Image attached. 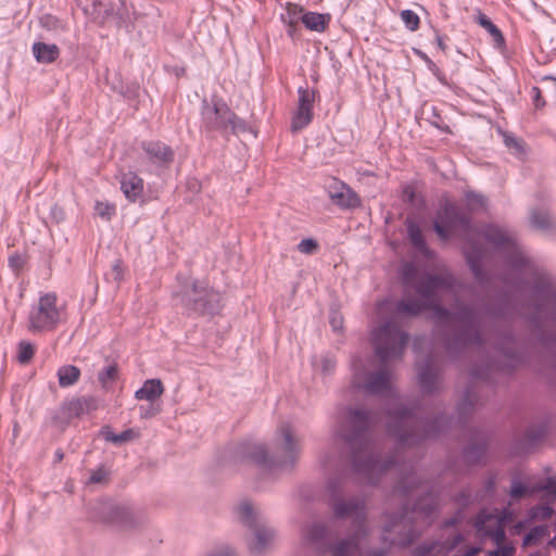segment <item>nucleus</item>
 Segmentation results:
<instances>
[{"mask_svg": "<svg viewBox=\"0 0 556 556\" xmlns=\"http://www.w3.org/2000/svg\"><path fill=\"white\" fill-rule=\"evenodd\" d=\"M177 296L186 308L199 314L213 315L220 309V294L197 281L186 283Z\"/></svg>", "mask_w": 556, "mask_h": 556, "instance_id": "1a4fd4ad", "label": "nucleus"}, {"mask_svg": "<svg viewBox=\"0 0 556 556\" xmlns=\"http://www.w3.org/2000/svg\"><path fill=\"white\" fill-rule=\"evenodd\" d=\"M528 556H546V555L542 552H535V553L529 554Z\"/></svg>", "mask_w": 556, "mask_h": 556, "instance_id": "0e129e2a", "label": "nucleus"}, {"mask_svg": "<svg viewBox=\"0 0 556 556\" xmlns=\"http://www.w3.org/2000/svg\"><path fill=\"white\" fill-rule=\"evenodd\" d=\"M294 30H295V27H289V29H288V34H289L290 36H293V35H294Z\"/></svg>", "mask_w": 556, "mask_h": 556, "instance_id": "69168bd1", "label": "nucleus"}, {"mask_svg": "<svg viewBox=\"0 0 556 556\" xmlns=\"http://www.w3.org/2000/svg\"><path fill=\"white\" fill-rule=\"evenodd\" d=\"M475 21L483 27L492 37L496 47H502L505 42L502 31L494 25L491 20L481 11H477Z\"/></svg>", "mask_w": 556, "mask_h": 556, "instance_id": "cd10ccee", "label": "nucleus"}, {"mask_svg": "<svg viewBox=\"0 0 556 556\" xmlns=\"http://www.w3.org/2000/svg\"><path fill=\"white\" fill-rule=\"evenodd\" d=\"M109 472L105 470L104 467H99L91 471L89 477L90 483H102L106 481Z\"/></svg>", "mask_w": 556, "mask_h": 556, "instance_id": "a18cd8bd", "label": "nucleus"}, {"mask_svg": "<svg viewBox=\"0 0 556 556\" xmlns=\"http://www.w3.org/2000/svg\"><path fill=\"white\" fill-rule=\"evenodd\" d=\"M301 451V442L294 429L290 424L285 422L277 429L273 454H269L262 443L244 442L239 445L237 455L251 459L268 475H277L291 469L298 462Z\"/></svg>", "mask_w": 556, "mask_h": 556, "instance_id": "20e7f679", "label": "nucleus"}, {"mask_svg": "<svg viewBox=\"0 0 556 556\" xmlns=\"http://www.w3.org/2000/svg\"><path fill=\"white\" fill-rule=\"evenodd\" d=\"M340 426L337 435L344 441L350 452L353 470L364 477L368 483H376L389 473H397L400 479L394 492L401 496H412L416 490L428 491L410 465H399L391 459L381 462L375 443L370 440V429L377 421L376 415L359 409L344 408L339 414Z\"/></svg>", "mask_w": 556, "mask_h": 556, "instance_id": "f03ea898", "label": "nucleus"}, {"mask_svg": "<svg viewBox=\"0 0 556 556\" xmlns=\"http://www.w3.org/2000/svg\"><path fill=\"white\" fill-rule=\"evenodd\" d=\"M9 262L13 268L17 269L21 266V258L18 256L10 257Z\"/></svg>", "mask_w": 556, "mask_h": 556, "instance_id": "4d7b16f0", "label": "nucleus"}, {"mask_svg": "<svg viewBox=\"0 0 556 556\" xmlns=\"http://www.w3.org/2000/svg\"><path fill=\"white\" fill-rule=\"evenodd\" d=\"M118 377V368L116 364H110L98 374V380L102 388L108 389Z\"/></svg>", "mask_w": 556, "mask_h": 556, "instance_id": "2f4dec72", "label": "nucleus"}, {"mask_svg": "<svg viewBox=\"0 0 556 556\" xmlns=\"http://www.w3.org/2000/svg\"><path fill=\"white\" fill-rule=\"evenodd\" d=\"M418 379L424 392L433 393L438 390L440 383L439 374L430 359H427V362L419 367Z\"/></svg>", "mask_w": 556, "mask_h": 556, "instance_id": "412c9836", "label": "nucleus"}, {"mask_svg": "<svg viewBox=\"0 0 556 556\" xmlns=\"http://www.w3.org/2000/svg\"><path fill=\"white\" fill-rule=\"evenodd\" d=\"M475 528L482 538H489L494 544L505 542L504 518L498 514L481 510L475 520Z\"/></svg>", "mask_w": 556, "mask_h": 556, "instance_id": "f8f14e48", "label": "nucleus"}, {"mask_svg": "<svg viewBox=\"0 0 556 556\" xmlns=\"http://www.w3.org/2000/svg\"><path fill=\"white\" fill-rule=\"evenodd\" d=\"M531 96H532L533 103H534L536 109L543 108L545 105V101L542 98V93H541L540 88L532 87Z\"/></svg>", "mask_w": 556, "mask_h": 556, "instance_id": "8fccbe9b", "label": "nucleus"}, {"mask_svg": "<svg viewBox=\"0 0 556 556\" xmlns=\"http://www.w3.org/2000/svg\"><path fill=\"white\" fill-rule=\"evenodd\" d=\"M488 556H500L498 548L496 547V549L490 551L488 553Z\"/></svg>", "mask_w": 556, "mask_h": 556, "instance_id": "680f3d73", "label": "nucleus"}, {"mask_svg": "<svg viewBox=\"0 0 556 556\" xmlns=\"http://www.w3.org/2000/svg\"><path fill=\"white\" fill-rule=\"evenodd\" d=\"M342 317L338 314H333V316L330 319V325L333 330H340L342 328Z\"/></svg>", "mask_w": 556, "mask_h": 556, "instance_id": "6e6d98bb", "label": "nucleus"}, {"mask_svg": "<svg viewBox=\"0 0 556 556\" xmlns=\"http://www.w3.org/2000/svg\"><path fill=\"white\" fill-rule=\"evenodd\" d=\"M61 320V308L58 296L53 292L41 294L38 302L33 305L28 315V330L31 332H47L56 328Z\"/></svg>", "mask_w": 556, "mask_h": 556, "instance_id": "9d476101", "label": "nucleus"}, {"mask_svg": "<svg viewBox=\"0 0 556 556\" xmlns=\"http://www.w3.org/2000/svg\"><path fill=\"white\" fill-rule=\"evenodd\" d=\"M201 122L202 127L207 131L230 129L233 134H238L250 130L249 125L220 99L202 102Z\"/></svg>", "mask_w": 556, "mask_h": 556, "instance_id": "6e6552de", "label": "nucleus"}, {"mask_svg": "<svg viewBox=\"0 0 556 556\" xmlns=\"http://www.w3.org/2000/svg\"><path fill=\"white\" fill-rule=\"evenodd\" d=\"M101 435L105 441L113 443V439L116 438L117 434L112 430L111 427L105 426L101 429Z\"/></svg>", "mask_w": 556, "mask_h": 556, "instance_id": "5fc2aeb1", "label": "nucleus"}, {"mask_svg": "<svg viewBox=\"0 0 556 556\" xmlns=\"http://www.w3.org/2000/svg\"><path fill=\"white\" fill-rule=\"evenodd\" d=\"M317 248L318 244L314 239H303L298 244V250L304 254H313Z\"/></svg>", "mask_w": 556, "mask_h": 556, "instance_id": "37998d69", "label": "nucleus"}, {"mask_svg": "<svg viewBox=\"0 0 556 556\" xmlns=\"http://www.w3.org/2000/svg\"><path fill=\"white\" fill-rule=\"evenodd\" d=\"M530 224L540 231H548L556 226V220L547 208H533L530 212Z\"/></svg>", "mask_w": 556, "mask_h": 556, "instance_id": "b1692460", "label": "nucleus"}, {"mask_svg": "<svg viewBox=\"0 0 556 556\" xmlns=\"http://www.w3.org/2000/svg\"><path fill=\"white\" fill-rule=\"evenodd\" d=\"M539 490H548L549 491L551 490V483L548 482V483L540 486Z\"/></svg>", "mask_w": 556, "mask_h": 556, "instance_id": "e2e57ef3", "label": "nucleus"}, {"mask_svg": "<svg viewBox=\"0 0 556 556\" xmlns=\"http://www.w3.org/2000/svg\"><path fill=\"white\" fill-rule=\"evenodd\" d=\"M445 418L422 420L415 412L399 405L387 414V428L401 447L418 445L427 439L437 437L442 430Z\"/></svg>", "mask_w": 556, "mask_h": 556, "instance_id": "39448f33", "label": "nucleus"}, {"mask_svg": "<svg viewBox=\"0 0 556 556\" xmlns=\"http://www.w3.org/2000/svg\"><path fill=\"white\" fill-rule=\"evenodd\" d=\"M205 556H236L235 551L229 546H222Z\"/></svg>", "mask_w": 556, "mask_h": 556, "instance_id": "603ef678", "label": "nucleus"}, {"mask_svg": "<svg viewBox=\"0 0 556 556\" xmlns=\"http://www.w3.org/2000/svg\"><path fill=\"white\" fill-rule=\"evenodd\" d=\"M298 93V108L291 122V130L293 132L302 130L312 122L313 104L315 101V92L307 88L300 87Z\"/></svg>", "mask_w": 556, "mask_h": 556, "instance_id": "ddd939ff", "label": "nucleus"}, {"mask_svg": "<svg viewBox=\"0 0 556 556\" xmlns=\"http://www.w3.org/2000/svg\"><path fill=\"white\" fill-rule=\"evenodd\" d=\"M498 548L500 556H514L515 555V547L511 543L504 544V542L500 544H495Z\"/></svg>", "mask_w": 556, "mask_h": 556, "instance_id": "3c124183", "label": "nucleus"}, {"mask_svg": "<svg viewBox=\"0 0 556 556\" xmlns=\"http://www.w3.org/2000/svg\"><path fill=\"white\" fill-rule=\"evenodd\" d=\"M164 392L163 383L160 379H148L143 386L135 392L138 401H148L153 404Z\"/></svg>", "mask_w": 556, "mask_h": 556, "instance_id": "4be33fe9", "label": "nucleus"}, {"mask_svg": "<svg viewBox=\"0 0 556 556\" xmlns=\"http://www.w3.org/2000/svg\"><path fill=\"white\" fill-rule=\"evenodd\" d=\"M94 211L97 215L106 220H110L111 217L115 214V207L105 202H97L94 205Z\"/></svg>", "mask_w": 556, "mask_h": 556, "instance_id": "ea45409f", "label": "nucleus"}, {"mask_svg": "<svg viewBox=\"0 0 556 556\" xmlns=\"http://www.w3.org/2000/svg\"><path fill=\"white\" fill-rule=\"evenodd\" d=\"M527 493H528V488L523 483H521L519 481L513 482V485H511V489L509 492V494L513 498H519Z\"/></svg>", "mask_w": 556, "mask_h": 556, "instance_id": "49530a36", "label": "nucleus"}, {"mask_svg": "<svg viewBox=\"0 0 556 556\" xmlns=\"http://www.w3.org/2000/svg\"><path fill=\"white\" fill-rule=\"evenodd\" d=\"M327 192L333 204L341 208H355L361 205L357 193L341 180L333 178L327 187Z\"/></svg>", "mask_w": 556, "mask_h": 556, "instance_id": "4468645a", "label": "nucleus"}, {"mask_svg": "<svg viewBox=\"0 0 556 556\" xmlns=\"http://www.w3.org/2000/svg\"><path fill=\"white\" fill-rule=\"evenodd\" d=\"M406 228H407V236L410 241V243L416 248L419 252L427 254L429 252L427 248L426 240L422 236L421 229L419 225L410 219L407 218L405 222Z\"/></svg>", "mask_w": 556, "mask_h": 556, "instance_id": "a878e982", "label": "nucleus"}, {"mask_svg": "<svg viewBox=\"0 0 556 556\" xmlns=\"http://www.w3.org/2000/svg\"><path fill=\"white\" fill-rule=\"evenodd\" d=\"M55 459L61 462L63 459V453L61 451L55 452Z\"/></svg>", "mask_w": 556, "mask_h": 556, "instance_id": "052dcab7", "label": "nucleus"}, {"mask_svg": "<svg viewBox=\"0 0 556 556\" xmlns=\"http://www.w3.org/2000/svg\"><path fill=\"white\" fill-rule=\"evenodd\" d=\"M504 142L516 156L522 157L526 154V150L521 140L513 136H505Z\"/></svg>", "mask_w": 556, "mask_h": 556, "instance_id": "58836bf2", "label": "nucleus"}, {"mask_svg": "<svg viewBox=\"0 0 556 556\" xmlns=\"http://www.w3.org/2000/svg\"><path fill=\"white\" fill-rule=\"evenodd\" d=\"M389 305H390V302L386 301L383 303H381L378 307V312L379 314L383 313L384 311H387L389 308Z\"/></svg>", "mask_w": 556, "mask_h": 556, "instance_id": "bf43d9fd", "label": "nucleus"}, {"mask_svg": "<svg viewBox=\"0 0 556 556\" xmlns=\"http://www.w3.org/2000/svg\"><path fill=\"white\" fill-rule=\"evenodd\" d=\"M476 401H477L476 393L471 389H468L465 392L464 397L458 405L459 416L463 417L466 414H468L469 412H471L475 407Z\"/></svg>", "mask_w": 556, "mask_h": 556, "instance_id": "f704fd0d", "label": "nucleus"}, {"mask_svg": "<svg viewBox=\"0 0 556 556\" xmlns=\"http://www.w3.org/2000/svg\"><path fill=\"white\" fill-rule=\"evenodd\" d=\"M553 508L548 505H539L530 509L529 516L533 520H547L553 515Z\"/></svg>", "mask_w": 556, "mask_h": 556, "instance_id": "4c0bfd02", "label": "nucleus"}, {"mask_svg": "<svg viewBox=\"0 0 556 556\" xmlns=\"http://www.w3.org/2000/svg\"><path fill=\"white\" fill-rule=\"evenodd\" d=\"M330 21L331 15L329 13L305 12L302 14V23L312 31L323 33Z\"/></svg>", "mask_w": 556, "mask_h": 556, "instance_id": "5701e85b", "label": "nucleus"}, {"mask_svg": "<svg viewBox=\"0 0 556 556\" xmlns=\"http://www.w3.org/2000/svg\"><path fill=\"white\" fill-rule=\"evenodd\" d=\"M400 15L408 30L416 31L419 28L420 18L416 12L413 10H403Z\"/></svg>", "mask_w": 556, "mask_h": 556, "instance_id": "c9c22d12", "label": "nucleus"}, {"mask_svg": "<svg viewBox=\"0 0 556 556\" xmlns=\"http://www.w3.org/2000/svg\"><path fill=\"white\" fill-rule=\"evenodd\" d=\"M35 354V346L28 341H21L17 348V359L21 364H27Z\"/></svg>", "mask_w": 556, "mask_h": 556, "instance_id": "e433bc0d", "label": "nucleus"}, {"mask_svg": "<svg viewBox=\"0 0 556 556\" xmlns=\"http://www.w3.org/2000/svg\"><path fill=\"white\" fill-rule=\"evenodd\" d=\"M40 24L42 27L49 29V30H52V29H58V28H62V23L59 18H56L55 16L53 15H50V14H47V15H43L40 17Z\"/></svg>", "mask_w": 556, "mask_h": 556, "instance_id": "79ce46f5", "label": "nucleus"}, {"mask_svg": "<svg viewBox=\"0 0 556 556\" xmlns=\"http://www.w3.org/2000/svg\"><path fill=\"white\" fill-rule=\"evenodd\" d=\"M402 280L406 290L414 289L417 299L406 298L399 301L392 318L376 328L372 341L377 357L382 367L376 372H367L361 359L352 362V386L366 394L394 397L392 376L387 364L401 358L408 340L407 333L400 329L399 319L403 316H415L430 309L432 318L448 332L446 339L448 352H457L466 348L481 346L483 340L480 327L483 318H500L506 315L507 304L500 307L484 305L480 309L459 307L451 314L440 305L443 293H454V277L450 273L440 275L419 274L415 265L406 263L402 267Z\"/></svg>", "mask_w": 556, "mask_h": 556, "instance_id": "f257e3e1", "label": "nucleus"}, {"mask_svg": "<svg viewBox=\"0 0 556 556\" xmlns=\"http://www.w3.org/2000/svg\"><path fill=\"white\" fill-rule=\"evenodd\" d=\"M549 534L547 526H536L532 528L522 540V547L538 545Z\"/></svg>", "mask_w": 556, "mask_h": 556, "instance_id": "7c9ffc66", "label": "nucleus"}, {"mask_svg": "<svg viewBox=\"0 0 556 556\" xmlns=\"http://www.w3.org/2000/svg\"><path fill=\"white\" fill-rule=\"evenodd\" d=\"M433 229L442 240H447L454 235L469 237L472 232L470 218L460 213L454 203H446L438 213Z\"/></svg>", "mask_w": 556, "mask_h": 556, "instance_id": "9b49d317", "label": "nucleus"}, {"mask_svg": "<svg viewBox=\"0 0 556 556\" xmlns=\"http://www.w3.org/2000/svg\"><path fill=\"white\" fill-rule=\"evenodd\" d=\"M100 513L101 519L106 522L121 527H131L134 525V514L127 506L103 502L100 504Z\"/></svg>", "mask_w": 556, "mask_h": 556, "instance_id": "2eb2a0df", "label": "nucleus"}, {"mask_svg": "<svg viewBox=\"0 0 556 556\" xmlns=\"http://www.w3.org/2000/svg\"><path fill=\"white\" fill-rule=\"evenodd\" d=\"M465 201L466 206L471 212L484 210L486 206V199L481 193L475 191H466Z\"/></svg>", "mask_w": 556, "mask_h": 556, "instance_id": "473e14b6", "label": "nucleus"}, {"mask_svg": "<svg viewBox=\"0 0 556 556\" xmlns=\"http://www.w3.org/2000/svg\"><path fill=\"white\" fill-rule=\"evenodd\" d=\"M510 345H514V340L513 338H502L498 342H496V344L494 345V350L500 353V354H503L507 357H513L511 353H510Z\"/></svg>", "mask_w": 556, "mask_h": 556, "instance_id": "a19ab883", "label": "nucleus"}, {"mask_svg": "<svg viewBox=\"0 0 556 556\" xmlns=\"http://www.w3.org/2000/svg\"><path fill=\"white\" fill-rule=\"evenodd\" d=\"M435 40H437L438 48L441 49L442 51H445L446 50V45L444 42V38L442 36L438 35Z\"/></svg>", "mask_w": 556, "mask_h": 556, "instance_id": "13d9d810", "label": "nucleus"}, {"mask_svg": "<svg viewBox=\"0 0 556 556\" xmlns=\"http://www.w3.org/2000/svg\"><path fill=\"white\" fill-rule=\"evenodd\" d=\"M141 148L153 164L166 166L173 162L174 151L161 141H143Z\"/></svg>", "mask_w": 556, "mask_h": 556, "instance_id": "a211bd4d", "label": "nucleus"}, {"mask_svg": "<svg viewBox=\"0 0 556 556\" xmlns=\"http://www.w3.org/2000/svg\"><path fill=\"white\" fill-rule=\"evenodd\" d=\"M414 52L419 59H421L427 64L428 68L431 72L435 73V71L438 70L435 63L425 52L418 49H414Z\"/></svg>", "mask_w": 556, "mask_h": 556, "instance_id": "09e8293b", "label": "nucleus"}, {"mask_svg": "<svg viewBox=\"0 0 556 556\" xmlns=\"http://www.w3.org/2000/svg\"><path fill=\"white\" fill-rule=\"evenodd\" d=\"M92 406V400L85 397L74 399L68 402H64L56 415L54 421L61 426H66L74 418H77L85 413L89 412Z\"/></svg>", "mask_w": 556, "mask_h": 556, "instance_id": "dca6fc26", "label": "nucleus"}, {"mask_svg": "<svg viewBox=\"0 0 556 556\" xmlns=\"http://www.w3.org/2000/svg\"><path fill=\"white\" fill-rule=\"evenodd\" d=\"M321 466L325 472L329 476L327 481V491L332 500V509L334 516L338 518H353L354 531L343 540H340L331 548L332 556H359V543L363 538L368 533L366 527V513H365V498L354 496L344 500L340 496L341 483L345 475L346 462L340 454L331 455L325 453L320 457ZM368 556H386L384 549H377L369 553Z\"/></svg>", "mask_w": 556, "mask_h": 556, "instance_id": "7ed1b4c3", "label": "nucleus"}, {"mask_svg": "<svg viewBox=\"0 0 556 556\" xmlns=\"http://www.w3.org/2000/svg\"><path fill=\"white\" fill-rule=\"evenodd\" d=\"M121 189L130 202H136L143 194V180L136 173H125L121 178Z\"/></svg>", "mask_w": 556, "mask_h": 556, "instance_id": "6ab92c4d", "label": "nucleus"}, {"mask_svg": "<svg viewBox=\"0 0 556 556\" xmlns=\"http://www.w3.org/2000/svg\"><path fill=\"white\" fill-rule=\"evenodd\" d=\"M463 536L454 534L445 541H432L417 546L414 551L415 556H446L452 552L460 542Z\"/></svg>", "mask_w": 556, "mask_h": 556, "instance_id": "f3484780", "label": "nucleus"}, {"mask_svg": "<svg viewBox=\"0 0 556 556\" xmlns=\"http://www.w3.org/2000/svg\"><path fill=\"white\" fill-rule=\"evenodd\" d=\"M33 52L36 60L40 63H51L59 56V48L55 45H46L43 42L34 43Z\"/></svg>", "mask_w": 556, "mask_h": 556, "instance_id": "bb28decb", "label": "nucleus"}, {"mask_svg": "<svg viewBox=\"0 0 556 556\" xmlns=\"http://www.w3.org/2000/svg\"><path fill=\"white\" fill-rule=\"evenodd\" d=\"M237 514L241 522L253 531L252 538L248 541L250 553L253 556H262L273 546L276 531L264 522L260 509L249 501H242L238 505Z\"/></svg>", "mask_w": 556, "mask_h": 556, "instance_id": "0eeeda50", "label": "nucleus"}, {"mask_svg": "<svg viewBox=\"0 0 556 556\" xmlns=\"http://www.w3.org/2000/svg\"><path fill=\"white\" fill-rule=\"evenodd\" d=\"M138 437V433L134 429H127L116 435L113 439V444L121 445L123 443L129 442Z\"/></svg>", "mask_w": 556, "mask_h": 556, "instance_id": "c03bdc74", "label": "nucleus"}, {"mask_svg": "<svg viewBox=\"0 0 556 556\" xmlns=\"http://www.w3.org/2000/svg\"><path fill=\"white\" fill-rule=\"evenodd\" d=\"M336 367V361L330 356H324L320 359V368L324 374H330Z\"/></svg>", "mask_w": 556, "mask_h": 556, "instance_id": "de8ad7c7", "label": "nucleus"}, {"mask_svg": "<svg viewBox=\"0 0 556 556\" xmlns=\"http://www.w3.org/2000/svg\"><path fill=\"white\" fill-rule=\"evenodd\" d=\"M305 12L295 2H287L286 12L281 13V21L288 25V27H296L298 23L302 22V14Z\"/></svg>", "mask_w": 556, "mask_h": 556, "instance_id": "c756f323", "label": "nucleus"}, {"mask_svg": "<svg viewBox=\"0 0 556 556\" xmlns=\"http://www.w3.org/2000/svg\"><path fill=\"white\" fill-rule=\"evenodd\" d=\"M438 507L437 497L427 492V494L419 498L413 509L409 511L405 509L400 516L390 521L384 531L387 533H395V536L384 538L391 544L401 546L410 545L421 533L420 526H429L433 520V513Z\"/></svg>", "mask_w": 556, "mask_h": 556, "instance_id": "423d86ee", "label": "nucleus"}, {"mask_svg": "<svg viewBox=\"0 0 556 556\" xmlns=\"http://www.w3.org/2000/svg\"><path fill=\"white\" fill-rule=\"evenodd\" d=\"M464 252L471 271L477 279H482V262L485 257L484 251L470 239H467Z\"/></svg>", "mask_w": 556, "mask_h": 556, "instance_id": "aec40b11", "label": "nucleus"}, {"mask_svg": "<svg viewBox=\"0 0 556 556\" xmlns=\"http://www.w3.org/2000/svg\"><path fill=\"white\" fill-rule=\"evenodd\" d=\"M80 377V370L73 365H65L59 368L58 379L62 388H67L75 384Z\"/></svg>", "mask_w": 556, "mask_h": 556, "instance_id": "c85d7f7f", "label": "nucleus"}, {"mask_svg": "<svg viewBox=\"0 0 556 556\" xmlns=\"http://www.w3.org/2000/svg\"><path fill=\"white\" fill-rule=\"evenodd\" d=\"M301 534L305 543L319 547L323 544L326 529L321 523L311 522L303 527Z\"/></svg>", "mask_w": 556, "mask_h": 556, "instance_id": "393cba45", "label": "nucleus"}, {"mask_svg": "<svg viewBox=\"0 0 556 556\" xmlns=\"http://www.w3.org/2000/svg\"><path fill=\"white\" fill-rule=\"evenodd\" d=\"M160 412L159 407H154L153 404L150 405L149 408H144L143 406L140 407V415L143 418L152 417L156 415Z\"/></svg>", "mask_w": 556, "mask_h": 556, "instance_id": "864d4df0", "label": "nucleus"}, {"mask_svg": "<svg viewBox=\"0 0 556 556\" xmlns=\"http://www.w3.org/2000/svg\"><path fill=\"white\" fill-rule=\"evenodd\" d=\"M486 444L484 441H479L465 448V457L469 463H479L482 460L485 453Z\"/></svg>", "mask_w": 556, "mask_h": 556, "instance_id": "72a5a7b5", "label": "nucleus"}, {"mask_svg": "<svg viewBox=\"0 0 556 556\" xmlns=\"http://www.w3.org/2000/svg\"><path fill=\"white\" fill-rule=\"evenodd\" d=\"M549 544L556 548V535L551 540Z\"/></svg>", "mask_w": 556, "mask_h": 556, "instance_id": "338daca9", "label": "nucleus"}]
</instances>
